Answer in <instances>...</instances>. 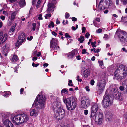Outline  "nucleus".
Wrapping results in <instances>:
<instances>
[{"label":"nucleus","instance_id":"nucleus-1","mask_svg":"<svg viewBox=\"0 0 127 127\" xmlns=\"http://www.w3.org/2000/svg\"><path fill=\"white\" fill-rule=\"evenodd\" d=\"M127 74V67L121 65L114 71V75L117 80L124 78Z\"/></svg>","mask_w":127,"mask_h":127},{"label":"nucleus","instance_id":"nucleus-2","mask_svg":"<svg viewBox=\"0 0 127 127\" xmlns=\"http://www.w3.org/2000/svg\"><path fill=\"white\" fill-rule=\"evenodd\" d=\"M118 94L117 92V91L116 89H114L113 90L112 93V96L110 95L109 94L105 96L104 95L102 102V104L104 106V108H107L112 104L113 101V97L115 96L114 94Z\"/></svg>","mask_w":127,"mask_h":127},{"label":"nucleus","instance_id":"nucleus-3","mask_svg":"<svg viewBox=\"0 0 127 127\" xmlns=\"http://www.w3.org/2000/svg\"><path fill=\"white\" fill-rule=\"evenodd\" d=\"M77 99L75 97L72 96L65 99L64 102L69 110L74 109L77 106Z\"/></svg>","mask_w":127,"mask_h":127},{"label":"nucleus","instance_id":"nucleus-4","mask_svg":"<svg viewBox=\"0 0 127 127\" xmlns=\"http://www.w3.org/2000/svg\"><path fill=\"white\" fill-rule=\"evenodd\" d=\"M45 99L43 95H38L35 100L33 105L35 104L36 108L38 109H44L45 107Z\"/></svg>","mask_w":127,"mask_h":127},{"label":"nucleus","instance_id":"nucleus-5","mask_svg":"<svg viewBox=\"0 0 127 127\" xmlns=\"http://www.w3.org/2000/svg\"><path fill=\"white\" fill-rule=\"evenodd\" d=\"M54 112V117L58 120H61L65 115V110L60 108L56 110Z\"/></svg>","mask_w":127,"mask_h":127},{"label":"nucleus","instance_id":"nucleus-6","mask_svg":"<svg viewBox=\"0 0 127 127\" xmlns=\"http://www.w3.org/2000/svg\"><path fill=\"white\" fill-rule=\"evenodd\" d=\"M125 32L123 31L120 30L117 32L115 35H117L122 44L127 41V37L125 34Z\"/></svg>","mask_w":127,"mask_h":127},{"label":"nucleus","instance_id":"nucleus-7","mask_svg":"<svg viewBox=\"0 0 127 127\" xmlns=\"http://www.w3.org/2000/svg\"><path fill=\"white\" fill-rule=\"evenodd\" d=\"M98 106L97 104L95 103L92 104L91 105V113L90 117L91 120H93L95 114L98 109Z\"/></svg>","mask_w":127,"mask_h":127},{"label":"nucleus","instance_id":"nucleus-8","mask_svg":"<svg viewBox=\"0 0 127 127\" xmlns=\"http://www.w3.org/2000/svg\"><path fill=\"white\" fill-rule=\"evenodd\" d=\"M108 2H109V0H101L100 1L98 5L100 11L103 10L109 7Z\"/></svg>","mask_w":127,"mask_h":127},{"label":"nucleus","instance_id":"nucleus-9","mask_svg":"<svg viewBox=\"0 0 127 127\" xmlns=\"http://www.w3.org/2000/svg\"><path fill=\"white\" fill-rule=\"evenodd\" d=\"M95 121L98 123L99 124L101 125L102 123V121L103 118V114L102 112H98L95 114Z\"/></svg>","mask_w":127,"mask_h":127},{"label":"nucleus","instance_id":"nucleus-10","mask_svg":"<svg viewBox=\"0 0 127 127\" xmlns=\"http://www.w3.org/2000/svg\"><path fill=\"white\" fill-rule=\"evenodd\" d=\"M91 101L88 98H85L84 99H81V108H87L90 105Z\"/></svg>","mask_w":127,"mask_h":127},{"label":"nucleus","instance_id":"nucleus-11","mask_svg":"<svg viewBox=\"0 0 127 127\" xmlns=\"http://www.w3.org/2000/svg\"><path fill=\"white\" fill-rule=\"evenodd\" d=\"M106 85L105 81L104 79L100 80L98 85V92L100 93H102L104 90Z\"/></svg>","mask_w":127,"mask_h":127},{"label":"nucleus","instance_id":"nucleus-12","mask_svg":"<svg viewBox=\"0 0 127 127\" xmlns=\"http://www.w3.org/2000/svg\"><path fill=\"white\" fill-rule=\"evenodd\" d=\"M25 38V35L24 33L21 34L18 38L17 41L15 44V46L16 47H18L24 41Z\"/></svg>","mask_w":127,"mask_h":127},{"label":"nucleus","instance_id":"nucleus-13","mask_svg":"<svg viewBox=\"0 0 127 127\" xmlns=\"http://www.w3.org/2000/svg\"><path fill=\"white\" fill-rule=\"evenodd\" d=\"M58 41L56 38H52L50 41V47L52 49H54L58 44Z\"/></svg>","mask_w":127,"mask_h":127},{"label":"nucleus","instance_id":"nucleus-14","mask_svg":"<svg viewBox=\"0 0 127 127\" xmlns=\"http://www.w3.org/2000/svg\"><path fill=\"white\" fill-rule=\"evenodd\" d=\"M3 32H0V45L4 43L7 38V34H5L3 36Z\"/></svg>","mask_w":127,"mask_h":127},{"label":"nucleus","instance_id":"nucleus-15","mask_svg":"<svg viewBox=\"0 0 127 127\" xmlns=\"http://www.w3.org/2000/svg\"><path fill=\"white\" fill-rule=\"evenodd\" d=\"M19 116L21 124L27 121L29 119L28 116L25 114H19Z\"/></svg>","mask_w":127,"mask_h":127},{"label":"nucleus","instance_id":"nucleus-16","mask_svg":"<svg viewBox=\"0 0 127 127\" xmlns=\"http://www.w3.org/2000/svg\"><path fill=\"white\" fill-rule=\"evenodd\" d=\"M60 103L58 101H55L53 102L51 104V107L54 112L56 111V110L60 109V106L59 105Z\"/></svg>","mask_w":127,"mask_h":127},{"label":"nucleus","instance_id":"nucleus-17","mask_svg":"<svg viewBox=\"0 0 127 127\" xmlns=\"http://www.w3.org/2000/svg\"><path fill=\"white\" fill-rule=\"evenodd\" d=\"M1 50L2 53L6 56H7L8 52V47H7L6 44H3L1 46Z\"/></svg>","mask_w":127,"mask_h":127},{"label":"nucleus","instance_id":"nucleus-18","mask_svg":"<svg viewBox=\"0 0 127 127\" xmlns=\"http://www.w3.org/2000/svg\"><path fill=\"white\" fill-rule=\"evenodd\" d=\"M19 114L13 117L12 119V122L14 123L15 124L17 125H19L20 123Z\"/></svg>","mask_w":127,"mask_h":127},{"label":"nucleus","instance_id":"nucleus-19","mask_svg":"<svg viewBox=\"0 0 127 127\" xmlns=\"http://www.w3.org/2000/svg\"><path fill=\"white\" fill-rule=\"evenodd\" d=\"M48 8L47 11L48 13H50L51 11H53V9L55 7L54 4L52 3L51 2L49 3L48 4Z\"/></svg>","mask_w":127,"mask_h":127},{"label":"nucleus","instance_id":"nucleus-20","mask_svg":"<svg viewBox=\"0 0 127 127\" xmlns=\"http://www.w3.org/2000/svg\"><path fill=\"white\" fill-rule=\"evenodd\" d=\"M78 52V50L77 49H74L72 51L68 53V57L70 58H73L75 54L77 53Z\"/></svg>","mask_w":127,"mask_h":127},{"label":"nucleus","instance_id":"nucleus-21","mask_svg":"<svg viewBox=\"0 0 127 127\" xmlns=\"http://www.w3.org/2000/svg\"><path fill=\"white\" fill-rule=\"evenodd\" d=\"M19 60V58L17 55H14L10 59V60L13 63H16Z\"/></svg>","mask_w":127,"mask_h":127},{"label":"nucleus","instance_id":"nucleus-22","mask_svg":"<svg viewBox=\"0 0 127 127\" xmlns=\"http://www.w3.org/2000/svg\"><path fill=\"white\" fill-rule=\"evenodd\" d=\"M112 115L111 113H109V114L108 113H107L105 115V119L107 121H111L112 119Z\"/></svg>","mask_w":127,"mask_h":127},{"label":"nucleus","instance_id":"nucleus-23","mask_svg":"<svg viewBox=\"0 0 127 127\" xmlns=\"http://www.w3.org/2000/svg\"><path fill=\"white\" fill-rule=\"evenodd\" d=\"M115 95V97L117 100H118L120 101H121L123 99V98L122 96V95L119 93L117 94H114Z\"/></svg>","mask_w":127,"mask_h":127},{"label":"nucleus","instance_id":"nucleus-24","mask_svg":"<svg viewBox=\"0 0 127 127\" xmlns=\"http://www.w3.org/2000/svg\"><path fill=\"white\" fill-rule=\"evenodd\" d=\"M3 123L5 126V127H9L8 126L10 124H11L12 126L13 125V124L12 123L9 119H6L3 122Z\"/></svg>","mask_w":127,"mask_h":127},{"label":"nucleus","instance_id":"nucleus-25","mask_svg":"<svg viewBox=\"0 0 127 127\" xmlns=\"http://www.w3.org/2000/svg\"><path fill=\"white\" fill-rule=\"evenodd\" d=\"M83 74L84 77L86 78H87L90 74V72L87 69L85 70L83 72Z\"/></svg>","mask_w":127,"mask_h":127},{"label":"nucleus","instance_id":"nucleus-26","mask_svg":"<svg viewBox=\"0 0 127 127\" xmlns=\"http://www.w3.org/2000/svg\"><path fill=\"white\" fill-rule=\"evenodd\" d=\"M19 4L20 7H23L26 4L25 0H20Z\"/></svg>","mask_w":127,"mask_h":127},{"label":"nucleus","instance_id":"nucleus-27","mask_svg":"<svg viewBox=\"0 0 127 127\" xmlns=\"http://www.w3.org/2000/svg\"><path fill=\"white\" fill-rule=\"evenodd\" d=\"M68 89L66 88H64L61 91V94L62 95H63V94L65 93L66 94H68Z\"/></svg>","mask_w":127,"mask_h":127},{"label":"nucleus","instance_id":"nucleus-28","mask_svg":"<svg viewBox=\"0 0 127 127\" xmlns=\"http://www.w3.org/2000/svg\"><path fill=\"white\" fill-rule=\"evenodd\" d=\"M17 13V11H15L12 13L11 19V20H13L14 19Z\"/></svg>","mask_w":127,"mask_h":127},{"label":"nucleus","instance_id":"nucleus-29","mask_svg":"<svg viewBox=\"0 0 127 127\" xmlns=\"http://www.w3.org/2000/svg\"><path fill=\"white\" fill-rule=\"evenodd\" d=\"M30 113V115L31 116H32L34 115H36V114H37V112H36L35 110V109H31Z\"/></svg>","mask_w":127,"mask_h":127},{"label":"nucleus","instance_id":"nucleus-30","mask_svg":"<svg viewBox=\"0 0 127 127\" xmlns=\"http://www.w3.org/2000/svg\"><path fill=\"white\" fill-rule=\"evenodd\" d=\"M78 41H79L80 43H82L84 41V37L82 35L80 36V38L78 39Z\"/></svg>","mask_w":127,"mask_h":127},{"label":"nucleus","instance_id":"nucleus-31","mask_svg":"<svg viewBox=\"0 0 127 127\" xmlns=\"http://www.w3.org/2000/svg\"><path fill=\"white\" fill-rule=\"evenodd\" d=\"M17 24L16 23H15L13 25L14 26H12L10 29V32H14L15 31V27L16 26Z\"/></svg>","mask_w":127,"mask_h":127},{"label":"nucleus","instance_id":"nucleus-32","mask_svg":"<svg viewBox=\"0 0 127 127\" xmlns=\"http://www.w3.org/2000/svg\"><path fill=\"white\" fill-rule=\"evenodd\" d=\"M121 20L122 22L126 23L127 21V17L122 16L121 18Z\"/></svg>","mask_w":127,"mask_h":127},{"label":"nucleus","instance_id":"nucleus-33","mask_svg":"<svg viewBox=\"0 0 127 127\" xmlns=\"http://www.w3.org/2000/svg\"><path fill=\"white\" fill-rule=\"evenodd\" d=\"M125 86L124 85H123L122 86H120L119 88V89L121 91H125Z\"/></svg>","mask_w":127,"mask_h":127},{"label":"nucleus","instance_id":"nucleus-34","mask_svg":"<svg viewBox=\"0 0 127 127\" xmlns=\"http://www.w3.org/2000/svg\"><path fill=\"white\" fill-rule=\"evenodd\" d=\"M41 1V0H38V1L37 3L36 7L37 8H38L40 7V3Z\"/></svg>","mask_w":127,"mask_h":127},{"label":"nucleus","instance_id":"nucleus-35","mask_svg":"<svg viewBox=\"0 0 127 127\" xmlns=\"http://www.w3.org/2000/svg\"><path fill=\"white\" fill-rule=\"evenodd\" d=\"M54 26V24L53 22V21H51L50 23L48 25V27L49 28H50L51 26L52 28H53Z\"/></svg>","mask_w":127,"mask_h":127},{"label":"nucleus","instance_id":"nucleus-36","mask_svg":"<svg viewBox=\"0 0 127 127\" xmlns=\"http://www.w3.org/2000/svg\"><path fill=\"white\" fill-rule=\"evenodd\" d=\"M70 16V15L69 13L66 12L65 15V17L66 19H67Z\"/></svg>","mask_w":127,"mask_h":127},{"label":"nucleus","instance_id":"nucleus-37","mask_svg":"<svg viewBox=\"0 0 127 127\" xmlns=\"http://www.w3.org/2000/svg\"><path fill=\"white\" fill-rule=\"evenodd\" d=\"M32 30L33 31H34L35 30L36 24L35 23H33L32 24Z\"/></svg>","mask_w":127,"mask_h":127},{"label":"nucleus","instance_id":"nucleus-38","mask_svg":"<svg viewBox=\"0 0 127 127\" xmlns=\"http://www.w3.org/2000/svg\"><path fill=\"white\" fill-rule=\"evenodd\" d=\"M51 14H47L45 16V19H47L48 18H50L51 17Z\"/></svg>","mask_w":127,"mask_h":127},{"label":"nucleus","instance_id":"nucleus-39","mask_svg":"<svg viewBox=\"0 0 127 127\" xmlns=\"http://www.w3.org/2000/svg\"><path fill=\"white\" fill-rule=\"evenodd\" d=\"M102 31V29H101L99 28L96 31V32L97 33H101Z\"/></svg>","mask_w":127,"mask_h":127},{"label":"nucleus","instance_id":"nucleus-40","mask_svg":"<svg viewBox=\"0 0 127 127\" xmlns=\"http://www.w3.org/2000/svg\"><path fill=\"white\" fill-rule=\"evenodd\" d=\"M120 1L123 2V4L124 5H125L127 4V0H120Z\"/></svg>","mask_w":127,"mask_h":127},{"label":"nucleus","instance_id":"nucleus-41","mask_svg":"<svg viewBox=\"0 0 127 127\" xmlns=\"http://www.w3.org/2000/svg\"><path fill=\"white\" fill-rule=\"evenodd\" d=\"M32 66L34 67H37L39 65V63H37V64H36L35 63H33L32 64Z\"/></svg>","mask_w":127,"mask_h":127},{"label":"nucleus","instance_id":"nucleus-42","mask_svg":"<svg viewBox=\"0 0 127 127\" xmlns=\"http://www.w3.org/2000/svg\"><path fill=\"white\" fill-rule=\"evenodd\" d=\"M72 83V81L71 80H69V81L68 83V85L69 86H73V84H70Z\"/></svg>","mask_w":127,"mask_h":127},{"label":"nucleus","instance_id":"nucleus-43","mask_svg":"<svg viewBox=\"0 0 127 127\" xmlns=\"http://www.w3.org/2000/svg\"><path fill=\"white\" fill-rule=\"evenodd\" d=\"M65 36L66 38H71L72 37L71 36L69 35L68 33H66L65 34Z\"/></svg>","mask_w":127,"mask_h":127},{"label":"nucleus","instance_id":"nucleus-44","mask_svg":"<svg viewBox=\"0 0 127 127\" xmlns=\"http://www.w3.org/2000/svg\"><path fill=\"white\" fill-rule=\"evenodd\" d=\"M98 62L99 65L100 66H102L103 65V61H98Z\"/></svg>","mask_w":127,"mask_h":127},{"label":"nucleus","instance_id":"nucleus-45","mask_svg":"<svg viewBox=\"0 0 127 127\" xmlns=\"http://www.w3.org/2000/svg\"><path fill=\"white\" fill-rule=\"evenodd\" d=\"M80 77L79 75H77V76L76 80L78 82H81L82 81V80L81 79H79Z\"/></svg>","mask_w":127,"mask_h":127},{"label":"nucleus","instance_id":"nucleus-46","mask_svg":"<svg viewBox=\"0 0 127 127\" xmlns=\"http://www.w3.org/2000/svg\"><path fill=\"white\" fill-rule=\"evenodd\" d=\"M112 2L111 0H109V2H108V4L109 7L112 5Z\"/></svg>","mask_w":127,"mask_h":127},{"label":"nucleus","instance_id":"nucleus-47","mask_svg":"<svg viewBox=\"0 0 127 127\" xmlns=\"http://www.w3.org/2000/svg\"><path fill=\"white\" fill-rule=\"evenodd\" d=\"M86 30V29L85 27H82V33H84L85 32V31Z\"/></svg>","mask_w":127,"mask_h":127},{"label":"nucleus","instance_id":"nucleus-48","mask_svg":"<svg viewBox=\"0 0 127 127\" xmlns=\"http://www.w3.org/2000/svg\"><path fill=\"white\" fill-rule=\"evenodd\" d=\"M90 34L88 32L86 33L85 35V37L87 38H88L90 36Z\"/></svg>","mask_w":127,"mask_h":127},{"label":"nucleus","instance_id":"nucleus-49","mask_svg":"<svg viewBox=\"0 0 127 127\" xmlns=\"http://www.w3.org/2000/svg\"><path fill=\"white\" fill-rule=\"evenodd\" d=\"M87 53V52L86 51V50L85 49H83L82 50V54H84L85 53Z\"/></svg>","mask_w":127,"mask_h":127},{"label":"nucleus","instance_id":"nucleus-50","mask_svg":"<svg viewBox=\"0 0 127 127\" xmlns=\"http://www.w3.org/2000/svg\"><path fill=\"white\" fill-rule=\"evenodd\" d=\"M42 14H40L39 15L38 17V19L39 20H42L43 19V18L42 17Z\"/></svg>","mask_w":127,"mask_h":127},{"label":"nucleus","instance_id":"nucleus-51","mask_svg":"<svg viewBox=\"0 0 127 127\" xmlns=\"http://www.w3.org/2000/svg\"><path fill=\"white\" fill-rule=\"evenodd\" d=\"M72 20L73 21H76L77 20V19L74 17H73L72 18Z\"/></svg>","mask_w":127,"mask_h":127},{"label":"nucleus","instance_id":"nucleus-52","mask_svg":"<svg viewBox=\"0 0 127 127\" xmlns=\"http://www.w3.org/2000/svg\"><path fill=\"white\" fill-rule=\"evenodd\" d=\"M95 81L93 80H92L90 81V84L92 85H94Z\"/></svg>","mask_w":127,"mask_h":127},{"label":"nucleus","instance_id":"nucleus-53","mask_svg":"<svg viewBox=\"0 0 127 127\" xmlns=\"http://www.w3.org/2000/svg\"><path fill=\"white\" fill-rule=\"evenodd\" d=\"M125 84L126 87H125V91H124V92L125 93H126L127 94V84Z\"/></svg>","mask_w":127,"mask_h":127},{"label":"nucleus","instance_id":"nucleus-54","mask_svg":"<svg viewBox=\"0 0 127 127\" xmlns=\"http://www.w3.org/2000/svg\"><path fill=\"white\" fill-rule=\"evenodd\" d=\"M33 37L32 36H30V38L28 37L27 38V40H28L31 41L33 38Z\"/></svg>","mask_w":127,"mask_h":127},{"label":"nucleus","instance_id":"nucleus-55","mask_svg":"<svg viewBox=\"0 0 127 127\" xmlns=\"http://www.w3.org/2000/svg\"><path fill=\"white\" fill-rule=\"evenodd\" d=\"M88 110H86L84 111V114L86 115H87L88 113Z\"/></svg>","mask_w":127,"mask_h":127},{"label":"nucleus","instance_id":"nucleus-56","mask_svg":"<svg viewBox=\"0 0 127 127\" xmlns=\"http://www.w3.org/2000/svg\"><path fill=\"white\" fill-rule=\"evenodd\" d=\"M24 89L23 88H21L20 89V93L21 94H22L23 92L24 91Z\"/></svg>","mask_w":127,"mask_h":127},{"label":"nucleus","instance_id":"nucleus-57","mask_svg":"<svg viewBox=\"0 0 127 127\" xmlns=\"http://www.w3.org/2000/svg\"><path fill=\"white\" fill-rule=\"evenodd\" d=\"M5 17L3 15H1L0 16V18L2 20H4L5 19Z\"/></svg>","mask_w":127,"mask_h":127},{"label":"nucleus","instance_id":"nucleus-58","mask_svg":"<svg viewBox=\"0 0 127 127\" xmlns=\"http://www.w3.org/2000/svg\"><path fill=\"white\" fill-rule=\"evenodd\" d=\"M52 34L55 36H56V35H57V33L55 32L54 31H53L52 32Z\"/></svg>","mask_w":127,"mask_h":127},{"label":"nucleus","instance_id":"nucleus-59","mask_svg":"<svg viewBox=\"0 0 127 127\" xmlns=\"http://www.w3.org/2000/svg\"><path fill=\"white\" fill-rule=\"evenodd\" d=\"M91 44L92 45V47H96V46L95 45V44H94L93 42H91Z\"/></svg>","mask_w":127,"mask_h":127},{"label":"nucleus","instance_id":"nucleus-60","mask_svg":"<svg viewBox=\"0 0 127 127\" xmlns=\"http://www.w3.org/2000/svg\"><path fill=\"white\" fill-rule=\"evenodd\" d=\"M85 88L86 89V90L88 92H89L90 90V89L89 88V87L88 86H86L85 87Z\"/></svg>","mask_w":127,"mask_h":127},{"label":"nucleus","instance_id":"nucleus-61","mask_svg":"<svg viewBox=\"0 0 127 127\" xmlns=\"http://www.w3.org/2000/svg\"><path fill=\"white\" fill-rule=\"evenodd\" d=\"M37 59V57L34 56L32 60L33 61H35Z\"/></svg>","mask_w":127,"mask_h":127},{"label":"nucleus","instance_id":"nucleus-62","mask_svg":"<svg viewBox=\"0 0 127 127\" xmlns=\"http://www.w3.org/2000/svg\"><path fill=\"white\" fill-rule=\"evenodd\" d=\"M48 65H49L48 63H45L43 64V66L44 67H47L48 66Z\"/></svg>","mask_w":127,"mask_h":127},{"label":"nucleus","instance_id":"nucleus-63","mask_svg":"<svg viewBox=\"0 0 127 127\" xmlns=\"http://www.w3.org/2000/svg\"><path fill=\"white\" fill-rule=\"evenodd\" d=\"M95 20L97 21L98 22H99L100 21V18L98 17H96L95 18Z\"/></svg>","mask_w":127,"mask_h":127},{"label":"nucleus","instance_id":"nucleus-64","mask_svg":"<svg viewBox=\"0 0 127 127\" xmlns=\"http://www.w3.org/2000/svg\"><path fill=\"white\" fill-rule=\"evenodd\" d=\"M60 23V21L58 20V19L57 18L56 20V24H58Z\"/></svg>","mask_w":127,"mask_h":127}]
</instances>
